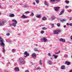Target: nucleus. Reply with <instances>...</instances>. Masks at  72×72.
<instances>
[{
    "instance_id": "obj_1",
    "label": "nucleus",
    "mask_w": 72,
    "mask_h": 72,
    "mask_svg": "<svg viewBox=\"0 0 72 72\" xmlns=\"http://www.w3.org/2000/svg\"><path fill=\"white\" fill-rule=\"evenodd\" d=\"M4 40L3 39V38L0 37V42H1V43H0V45L3 46V48L2 51L4 53H5V44L3 42Z\"/></svg>"
},
{
    "instance_id": "obj_2",
    "label": "nucleus",
    "mask_w": 72,
    "mask_h": 72,
    "mask_svg": "<svg viewBox=\"0 0 72 72\" xmlns=\"http://www.w3.org/2000/svg\"><path fill=\"white\" fill-rule=\"evenodd\" d=\"M19 62H20L21 64H24L25 63V61L22 58H20L19 59Z\"/></svg>"
},
{
    "instance_id": "obj_3",
    "label": "nucleus",
    "mask_w": 72,
    "mask_h": 72,
    "mask_svg": "<svg viewBox=\"0 0 72 72\" xmlns=\"http://www.w3.org/2000/svg\"><path fill=\"white\" fill-rule=\"evenodd\" d=\"M12 22H13V26L14 27L16 26V24H17L18 22H17L16 20L14 19L12 20Z\"/></svg>"
},
{
    "instance_id": "obj_4",
    "label": "nucleus",
    "mask_w": 72,
    "mask_h": 72,
    "mask_svg": "<svg viewBox=\"0 0 72 72\" xmlns=\"http://www.w3.org/2000/svg\"><path fill=\"white\" fill-rule=\"evenodd\" d=\"M55 17L54 15H53L51 16V17L49 19V20H50V21H53L55 19Z\"/></svg>"
},
{
    "instance_id": "obj_5",
    "label": "nucleus",
    "mask_w": 72,
    "mask_h": 72,
    "mask_svg": "<svg viewBox=\"0 0 72 72\" xmlns=\"http://www.w3.org/2000/svg\"><path fill=\"white\" fill-rule=\"evenodd\" d=\"M24 55H26V56H24L25 58H27V57L29 56V53H28L27 51H25L24 53Z\"/></svg>"
},
{
    "instance_id": "obj_6",
    "label": "nucleus",
    "mask_w": 72,
    "mask_h": 72,
    "mask_svg": "<svg viewBox=\"0 0 72 72\" xmlns=\"http://www.w3.org/2000/svg\"><path fill=\"white\" fill-rule=\"evenodd\" d=\"M40 40L41 41H43L44 42H47L48 39L45 38L44 37L40 39Z\"/></svg>"
},
{
    "instance_id": "obj_7",
    "label": "nucleus",
    "mask_w": 72,
    "mask_h": 72,
    "mask_svg": "<svg viewBox=\"0 0 72 72\" xmlns=\"http://www.w3.org/2000/svg\"><path fill=\"white\" fill-rule=\"evenodd\" d=\"M5 23H6V21H3L2 23L0 22V26H4Z\"/></svg>"
},
{
    "instance_id": "obj_8",
    "label": "nucleus",
    "mask_w": 72,
    "mask_h": 72,
    "mask_svg": "<svg viewBox=\"0 0 72 72\" xmlns=\"http://www.w3.org/2000/svg\"><path fill=\"white\" fill-rule=\"evenodd\" d=\"M60 42H66V40L62 38H61L60 39Z\"/></svg>"
},
{
    "instance_id": "obj_9",
    "label": "nucleus",
    "mask_w": 72,
    "mask_h": 72,
    "mask_svg": "<svg viewBox=\"0 0 72 72\" xmlns=\"http://www.w3.org/2000/svg\"><path fill=\"white\" fill-rule=\"evenodd\" d=\"M60 7H55L54 8V9L55 11H57V12H58V11H59V9H60Z\"/></svg>"
},
{
    "instance_id": "obj_10",
    "label": "nucleus",
    "mask_w": 72,
    "mask_h": 72,
    "mask_svg": "<svg viewBox=\"0 0 72 72\" xmlns=\"http://www.w3.org/2000/svg\"><path fill=\"white\" fill-rule=\"evenodd\" d=\"M51 2H53V3H54L55 1H57V2H59L60 1V0H50Z\"/></svg>"
},
{
    "instance_id": "obj_11",
    "label": "nucleus",
    "mask_w": 72,
    "mask_h": 72,
    "mask_svg": "<svg viewBox=\"0 0 72 72\" xmlns=\"http://www.w3.org/2000/svg\"><path fill=\"white\" fill-rule=\"evenodd\" d=\"M47 63L49 65H51L53 64L52 62L50 60H48L47 62Z\"/></svg>"
},
{
    "instance_id": "obj_12",
    "label": "nucleus",
    "mask_w": 72,
    "mask_h": 72,
    "mask_svg": "<svg viewBox=\"0 0 72 72\" xmlns=\"http://www.w3.org/2000/svg\"><path fill=\"white\" fill-rule=\"evenodd\" d=\"M14 70H15L16 71H19V68H18V67H16L15 68Z\"/></svg>"
},
{
    "instance_id": "obj_13",
    "label": "nucleus",
    "mask_w": 72,
    "mask_h": 72,
    "mask_svg": "<svg viewBox=\"0 0 72 72\" xmlns=\"http://www.w3.org/2000/svg\"><path fill=\"white\" fill-rule=\"evenodd\" d=\"M65 64H67V66H69L71 64V63L68 61H66L65 62Z\"/></svg>"
},
{
    "instance_id": "obj_14",
    "label": "nucleus",
    "mask_w": 72,
    "mask_h": 72,
    "mask_svg": "<svg viewBox=\"0 0 72 72\" xmlns=\"http://www.w3.org/2000/svg\"><path fill=\"white\" fill-rule=\"evenodd\" d=\"M53 34L54 35H57V34H58V32L57 31H54L53 32Z\"/></svg>"
},
{
    "instance_id": "obj_15",
    "label": "nucleus",
    "mask_w": 72,
    "mask_h": 72,
    "mask_svg": "<svg viewBox=\"0 0 72 72\" xmlns=\"http://www.w3.org/2000/svg\"><path fill=\"white\" fill-rule=\"evenodd\" d=\"M64 10H63L62 11H61L60 14V15H62V14L64 13Z\"/></svg>"
},
{
    "instance_id": "obj_16",
    "label": "nucleus",
    "mask_w": 72,
    "mask_h": 72,
    "mask_svg": "<svg viewBox=\"0 0 72 72\" xmlns=\"http://www.w3.org/2000/svg\"><path fill=\"white\" fill-rule=\"evenodd\" d=\"M32 56L33 58H35L36 57V54L35 53H33L32 54Z\"/></svg>"
},
{
    "instance_id": "obj_17",
    "label": "nucleus",
    "mask_w": 72,
    "mask_h": 72,
    "mask_svg": "<svg viewBox=\"0 0 72 72\" xmlns=\"http://www.w3.org/2000/svg\"><path fill=\"white\" fill-rule=\"evenodd\" d=\"M21 17L23 18L24 19V18H27V17L24 14H22V15L21 16Z\"/></svg>"
},
{
    "instance_id": "obj_18",
    "label": "nucleus",
    "mask_w": 72,
    "mask_h": 72,
    "mask_svg": "<svg viewBox=\"0 0 72 72\" xmlns=\"http://www.w3.org/2000/svg\"><path fill=\"white\" fill-rule=\"evenodd\" d=\"M67 21L66 19H60V21L61 22H66Z\"/></svg>"
},
{
    "instance_id": "obj_19",
    "label": "nucleus",
    "mask_w": 72,
    "mask_h": 72,
    "mask_svg": "<svg viewBox=\"0 0 72 72\" xmlns=\"http://www.w3.org/2000/svg\"><path fill=\"white\" fill-rule=\"evenodd\" d=\"M61 68L62 69H66V66L64 65H62L61 66Z\"/></svg>"
},
{
    "instance_id": "obj_20",
    "label": "nucleus",
    "mask_w": 72,
    "mask_h": 72,
    "mask_svg": "<svg viewBox=\"0 0 72 72\" xmlns=\"http://www.w3.org/2000/svg\"><path fill=\"white\" fill-rule=\"evenodd\" d=\"M9 17H14L15 16V15H14V14H10L9 15Z\"/></svg>"
},
{
    "instance_id": "obj_21",
    "label": "nucleus",
    "mask_w": 72,
    "mask_h": 72,
    "mask_svg": "<svg viewBox=\"0 0 72 72\" xmlns=\"http://www.w3.org/2000/svg\"><path fill=\"white\" fill-rule=\"evenodd\" d=\"M42 20L44 21V20H46L47 19L46 18V17L44 16L42 18Z\"/></svg>"
},
{
    "instance_id": "obj_22",
    "label": "nucleus",
    "mask_w": 72,
    "mask_h": 72,
    "mask_svg": "<svg viewBox=\"0 0 72 72\" xmlns=\"http://www.w3.org/2000/svg\"><path fill=\"white\" fill-rule=\"evenodd\" d=\"M34 51H37L38 52H39V50H37V48H35L34 49Z\"/></svg>"
},
{
    "instance_id": "obj_23",
    "label": "nucleus",
    "mask_w": 72,
    "mask_h": 72,
    "mask_svg": "<svg viewBox=\"0 0 72 72\" xmlns=\"http://www.w3.org/2000/svg\"><path fill=\"white\" fill-rule=\"evenodd\" d=\"M53 56L55 57V59H57L58 57V55H53Z\"/></svg>"
},
{
    "instance_id": "obj_24",
    "label": "nucleus",
    "mask_w": 72,
    "mask_h": 72,
    "mask_svg": "<svg viewBox=\"0 0 72 72\" xmlns=\"http://www.w3.org/2000/svg\"><path fill=\"white\" fill-rule=\"evenodd\" d=\"M44 4L45 5H46L47 6H49V4H48V3H47L45 1L44 2Z\"/></svg>"
},
{
    "instance_id": "obj_25",
    "label": "nucleus",
    "mask_w": 72,
    "mask_h": 72,
    "mask_svg": "<svg viewBox=\"0 0 72 72\" xmlns=\"http://www.w3.org/2000/svg\"><path fill=\"white\" fill-rule=\"evenodd\" d=\"M42 29L43 30H47V28L46 27H44L42 28Z\"/></svg>"
},
{
    "instance_id": "obj_26",
    "label": "nucleus",
    "mask_w": 72,
    "mask_h": 72,
    "mask_svg": "<svg viewBox=\"0 0 72 72\" xmlns=\"http://www.w3.org/2000/svg\"><path fill=\"white\" fill-rule=\"evenodd\" d=\"M12 53H15V49H13L12 50Z\"/></svg>"
},
{
    "instance_id": "obj_27",
    "label": "nucleus",
    "mask_w": 72,
    "mask_h": 72,
    "mask_svg": "<svg viewBox=\"0 0 72 72\" xmlns=\"http://www.w3.org/2000/svg\"><path fill=\"white\" fill-rule=\"evenodd\" d=\"M35 1L37 3V4H39L40 2L39 1V0H35Z\"/></svg>"
},
{
    "instance_id": "obj_28",
    "label": "nucleus",
    "mask_w": 72,
    "mask_h": 72,
    "mask_svg": "<svg viewBox=\"0 0 72 72\" xmlns=\"http://www.w3.org/2000/svg\"><path fill=\"white\" fill-rule=\"evenodd\" d=\"M57 26L58 27H60V24L59 23H58L57 24Z\"/></svg>"
},
{
    "instance_id": "obj_29",
    "label": "nucleus",
    "mask_w": 72,
    "mask_h": 72,
    "mask_svg": "<svg viewBox=\"0 0 72 72\" xmlns=\"http://www.w3.org/2000/svg\"><path fill=\"white\" fill-rule=\"evenodd\" d=\"M36 17L37 18H40L41 17V16L40 15H36Z\"/></svg>"
},
{
    "instance_id": "obj_30",
    "label": "nucleus",
    "mask_w": 72,
    "mask_h": 72,
    "mask_svg": "<svg viewBox=\"0 0 72 72\" xmlns=\"http://www.w3.org/2000/svg\"><path fill=\"white\" fill-rule=\"evenodd\" d=\"M29 13H30V11H26L25 12V14H29Z\"/></svg>"
},
{
    "instance_id": "obj_31",
    "label": "nucleus",
    "mask_w": 72,
    "mask_h": 72,
    "mask_svg": "<svg viewBox=\"0 0 72 72\" xmlns=\"http://www.w3.org/2000/svg\"><path fill=\"white\" fill-rule=\"evenodd\" d=\"M65 2H66V4H69V1L68 0L66 1Z\"/></svg>"
},
{
    "instance_id": "obj_32",
    "label": "nucleus",
    "mask_w": 72,
    "mask_h": 72,
    "mask_svg": "<svg viewBox=\"0 0 72 72\" xmlns=\"http://www.w3.org/2000/svg\"><path fill=\"white\" fill-rule=\"evenodd\" d=\"M31 16H34V14H33V13L32 12L31 14V15H30V16H31Z\"/></svg>"
},
{
    "instance_id": "obj_33",
    "label": "nucleus",
    "mask_w": 72,
    "mask_h": 72,
    "mask_svg": "<svg viewBox=\"0 0 72 72\" xmlns=\"http://www.w3.org/2000/svg\"><path fill=\"white\" fill-rule=\"evenodd\" d=\"M51 28H53V27H54V24H52L51 25Z\"/></svg>"
},
{
    "instance_id": "obj_34",
    "label": "nucleus",
    "mask_w": 72,
    "mask_h": 72,
    "mask_svg": "<svg viewBox=\"0 0 72 72\" xmlns=\"http://www.w3.org/2000/svg\"><path fill=\"white\" fill-rule=\"evenodd\" d=\"M40 69V68L38 67L37 68H35L34 69L36 71V70H38Z\"/></svg>"
},
{
    "instance_id": "obj_35",
    "label": "nucleus",
    "mask_w": 72,
    "mask_h": 72,
    "mask_svg": "<svg viewBox=\"0 0 72 72\" xmlns=\"http://www.w3.org/2000/svg\"><path fill=\"white\" fill-rule=\"evenodd\" d=\"M42 60H40L39 62V64H40V65H42Z\"/></svg>"
},
{
    "instance_id": "obj_36",
    "label": "nucleus",
    "mask_w": 72,
    "mask_h": 72,
    "mask_svg": "<svg viewBox=\"0 0 72 72\" xmlns=\"http://www.w3.org/2000/svg\"><path fill=\"white\" fill-rule=\"evenodd\" d=\"M60 53V51H59L57 52H55V54H59V53Z\"/></svg>"
},
{
    "instance_id": "obj_37",
    "label": "nucleus",
    "mask_w": 72,
    "mask_h": 72,
    "mask_svg": "<svg viewBox=\"0 0 72 72\" xmlns=\"http://www.w3.org/2000/svg\"><path fill=\"white\" fill-rule=\"evenodd\" d=\"M24 8H27L28 6H27V4H24Z\"/></svg>"
},
{
    "instance_id": "obj_38",
    "label": "nucleus",
    "mask_w": 72,
    "mask_h": 72,
    "mask_svg": "<svg viewBox=\"0 0 72 72\" xmlns=\"http://www.w3.org/2000/svg\"><path fill=\"white\" fill-rule=\"evenodd\" d=\"M65 8L66 9H67V8H69V6H65Z\"/></svg>"
},
{
    "instance_id": "obj_39",
    "label": "nucleus",
    "mask_w": 72,
    "mask_h": 72,
    "mask_svg": "<svg viewBox=\"0 0 72 72\" xmlns=\"http://www.w3.org/2000/svg\"><path fill=\"white\" fill-rule=\"evenodd\" d=\"M64 57L65 58H68V55H64Z\"/></svg>"
},
{
    "instance_id": "obj_40",
    "label": "nucleus",
    "mask_w": 72,
    "mask_h": 72,
    "mask_svg": "<svg viewBox=\"0 0 72 72\" xmlns=\"http://www.w3.org/2000/svg\"><path fill=\"white\" fill-rule=\"evenodd\" d=\"M57 32H58V33H59V32H61V30H57Z\"/></svg>"
},
{
    "instance_id": "obj_41",
    "label": "nucleus",
    "mask_w": 72,
    "mask_h": 72,
    "mask_svg": "<svg viewBox=\"0 0 72 72\" xmlns=\"http://www.w3.org/2000/svg\"><path fill=\"white\" fill-rule=\"evenodd\" d=\"M40 33H41V34H43V33H44V31H42Z\"/></svg>"
},
{
    "instance_id": "obj_42",
    "label": "nucleus",
    "mask_w": 72,
    "mask_h": 72,
    "mask_svg": "<svg viewBox=\"0 0 72 72\" xmlns=\"http://www.w3.org/2000/svg\"><path fill=\"white\" fill-rule=\"evenodd\" d=\"M7 36H9L10 35V33H7L6 34Z\"/></svg>"
},
{
    "instance_id": "obj_43",
    "label": "nucleus",
    "mask_w": 72,
    "mask_h": 72,
    "mask_svg": "<svg viewBox=\"0 0 72 72\" xmlns=\"http://www.w3.org/2000/svg\"><path fill=\"white\" fill-rule=\"evenodd\" d=\"M48 55L49 57H50L51 56V54L50 53H48Z\"/></svg>"
},
{
    "instance_id": "obj_44",
    "label": "nucleus",
    "mask_w": 72,
    "mask_h": 72,
    "mask_svg": "<svg viewBox=\"0 0 72 72\" xmlns=\"http://www.w3.org/2000/svg\"><path fill=\"white\" fill-rule=\"evenodd\" d=\"M36 19H32V21H36Z\"/></svg>"
},
{
    "instance_id": "obj_45",
    "label": "nucleus",
    "mask_w": 72,
    "mask_h": 72,
    "mask_svg": "<svg viewBox=\"0 0 72 72\" xmlns=\"http://www.w3.org/2000/svg\"><path fill=\"white\" fill-rule=\"evenodd\" d=\"M71 12H72V10L70 9L69 10L68 12H69V13H70Z\"/></svg>"
},
{
    "instance_id": "obj_46",
    "label": "nucleus",
    "mask_w": 72,
    "mask_h": 72,
    "mask_svg": "<svg viewBox=\"0 0 72 72\" xmlns=\"http://www.w3.org/2000/svg\"><path fill=\"white\" fill-rule=\"evenodd\" d=\"M69 25H70V26H72V23H70L69 24Z\"/></svg>"
},
{
    "instance_id": "obj_47",
    "label": "nucleus",
    "mask_w": 72,
    "mask_h": 72,
    "mask_svg": "<svg viewBox=\"0 0 72 72\" xmlns=\"http://www.w3.org/2000/svg\"><path fill=\"white\" fill-rule=\"evenodd\" d=\"M25 72H29V71L28 70H26L25 71Z\"/></svg>"
},
{
    "instance_id": "obj_48",
    "label": "nucleus",
    "mask_w": 72,
    "mask_h": 72,
    "mask_svg": "<svg viewBox=\"0 0 72 72\" xmlns=\"http://www.w3.org/2000/svg\"><path fill=\"white\" fill-rule=\"evenodd\" d=\"M33 5H36V3H35L33 2Z\"/></svg>"
},
{
    "instance_id": "obj_49",
    "label": "nucleus",
    "mask_w": 72,
    "mask_h": 72,
    "mask_svg": "<svg viewBox=\"0 0 72 72\" xmlns=\"http://www.w3.org/2000/svg\"><path fill=\"white\" fill-rule=\"evenodd\" d=\"M8 32H9V33H12V32L10 30L8 31Z\"/></svg>"
},
{
    "instance_id": "obj_50",
    "label": "nucleus",
    "mask_w": 72,
    "mask_h": 72,
    "mask_svg": "<svg viewBox=\"0 0 72 72\" xmlns=\"http://www.w3.org/2000/svg\"><path fill=\"white\" fill-rule=\"evenodd\" d=\"M10 26H13V23H12V24H10Z\"/></svg>"
},
{
    "instance_id": "obj_51",
    "label": "nucleus",
    "mask_w": 72,
    "mask_h": 72,
    "mask_svg": "<svg viewBox=\"0 0 72 72\" xmlns=\"http://www.w3.org/2000/svg\"><path fill=\"white\" fill-rule=\"evenodd\" d=\"M64 28H66V25H64Z\"/></svg>"
},
{
    "instance_id": "obj_52",
    "label": "nucleus",
    "mask_w": 72,
    "mask_h": 72,
    "mask_svg": "<svg viewBox=\"0 0 72 72\" xmlns=\"http://www.w3.org/2000/svg\"><path fill=\"white\" fill-rule=\"evenodd\" d=\"M69 72H72V69L70 70L69 71Z\"/></svg>"
},
{
    "instance_id": "obj_53",
    "label": "nucleus",
    "mask_w": 72,
    "mask_h": 72,
    "mask_svg": "<svg viewBox=\"0 0 72 72\" xmlns=\"http://www.w3.org/2000/svg\"><path fill=\"white\" fill-rule=\"evenodd\" d=\"M70 38L71 39V40H72V35L71 36Z\"/></svg>"
},
{
    "instance_id": "obj_54",
    "label": "nucleus",
    "mask_w": 72,
    "mask_h": 72,
    "mask_svg": "<svg viewBox=\"0 0 72 72\" xmlns=\"http://www.w3.org/2000/svg\"><path fill=\"white\" fill-rule=\"evenodd\" d=\"M66 24L67 26H68V25H69V24L68 23H67V24Z\"/></svg>"
},
{
    "instance_id": "obj_55",
    "label": "nucleus",
    "mask_w": 72,
    "mask_h": 72,
    "mask_svg": "<svg viewBox=\"0 0 72 72\" xmlns=\"http://www.w3.org/2000/svg\"><path fill=\"white\" fill-rule=\"evenodd\" d=\"M51 60H53V59L52 57L51 58Z\"/></svg>"
},
{
    "instance_id": "obj_56",
    "label": "nucleus",
    "mask_w": 72,
    "mask_h": 72,
    "mask_svg": "<svg viewBox=\"0 0 72 72\" xmlns=\"http://www.w3.org/2000/svg\"><path fill=\"white\" fill-rule=\"evenodd\" d=\"M69 20H70V21H71V20H72V18H70V19H69Z\"/></svg>"
},
{
    "instance_id": "obj_57",
    "label": "nucleus",
    "mask_w": 72,
    "mask_h": 72,
    "mask_svg": "<svg viewBox=\"0 0 72 72\" xmlns=\"http://www.w3.org/2000/svg\"><path fill=\"white\" fill-rule=\"evenodd\" d=\"M26 21V22H29V20H27Z\"/></svg>"
},
{
    "instance_id": "obj_58",
    "label": "nucleus",
    "mask_w": 72,
    "mask_h": 72,
    "mask_svg": "<svg viewBox=\"0 0 72 72\" xmlns=\"http://www.w3.org/2000/svg\"><path fill=\"white\" fill-rule=\"evenodd\" d=\"M37 44H35V46H37Z\"/></svg>"
},
{
    "instance_id": "obj_59",
    "label": "nucleus",
    "mask_w": 72,
    "mask_h": 72,
    "mask_svg": "<svg viewBox=\"0 0 72 72\" xmlns=\"http://www.w3.org/2000/svg\"><path fill=\"white\" fill-rule=\"evenodd\" d=\"M10 62H8V64H10Z\"/></svg>"
},
{
    "instance_id": "obj_60",
    "label": "nucleus",
    "mask_w": 72,
    "mask_h": 72,
    "mask_svg": "<svg viewBox=\"0 0 72 72\" xmlns=\"http://www.w3.org/2000/svg\"><path fill=\"white\" fill-rule=\"evenodd\" d=\"M1 5H0V8H1Z\"/></svg>"
},
{
    "instance_id": "obj_61",
    "label": "nucleus",
    "mask_w": 72,
    "mask_h": 72,
    "mask_svg": "<svg viewBox=\"0 0 72 72\" xmlns=\"http://www.w3.org/2000/svg\"><path fill=\"white\" fill-rule=\"evenodd\" d=\"M2 0V1H5V0Z\"/></svg>"
},
{
    "instance_id": "obj_62",
    "label": "nucleus",
    "mask_w": 72,
    "mask_h": 72,
    "mask_svg": "<svg viewBox=\"0 0 72 72\" xmlns=\"http://www.w3.org/2000/svg\"><path fill=\"white\" fill-rule=\"evenodd\" d=\"M10 8H12V6H10Z\"/></svg>"
},
{
    "instance_id": "obj_63",
    "label": "nucleus",
    "mask_w": 72,
    "mask_h": 72,
    "mask_svg": "<svg viewBox=\"0 0 72 72\" xmlns=\"http://www.w3.org/2000/svg\"><path fill=\"white\" fill-rule=\"evenodd\" d=\"M0 14H1V13H0Z\"/></svg>"
}]
</instances>
